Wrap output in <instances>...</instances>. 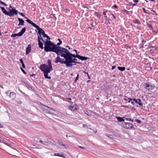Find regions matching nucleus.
<instances>
[{
	"label": "nucleus",
	"mask_w": 158,
	"mask_h": 158,
	"mask_svg": "<svg viewBox=\"0 0 158 158\" xmlns=\"http://www.w3.org/2000/svg\"><path fill=\"white\" fill-rule=\"evenodd\" d=\"M26 21L29 24H31L33 27H35L38 30V33L39 35H42L43 31H44L41 28L36 25L35 23H34L31 20L29 19H27Z\"/></svg>",
	"instance_id": "20e7f679"
},
{
	"label": "nucleus",
	"mask_w": 158,
	"mask_h": 158,
	"mask_svg": "<svg viewBox=\"0 0 158 158\" xmlns=\"http://www.w3.org/2000/svg\"><path fill=\"white\" fill-rule=\"evenodd\" d=\"M46 107H47L50 110H52L53 111H55L54 109L50 107H48V106H46Z\"/></svg>",
	"instance_id": "ea45409f"
},
{
	"label": "nucleus",
	"mask_w": 158,
	"mask_h": 158,
	"mask_svg": "<svg viewBox=\"0 0 158 158\" xmlns=\"http://www.w3.org/2000/svg\"><path fill=\"white\" fill-rule=\"evenodd\" d=\"M48 40H50V38L48 36H47V37H46Z\"/></svg>",
	"instance_id": "6e6d98bb"
},
{
	"label": "nucleus",
	"mask_w": 158,
	"mask_h": 158,
	"mask_svg": "<svg viewBox=\"0 0 158 158\" xmlns=\"http://www.w3.org/2000/svg\"><path fill=\"white\" fill-rule=\"evenodd\" d=\"M84 73L85 74H87V75H89L88 73V72H84Z\"/></svg>",
	"instance_id": "e2e57ef3"
},
{
	"label": "nucleus",
	"mask_w": 158,
	"mask_h": 158,
	"mask_svg": "<svg viewBox=\"0 0 158 158\" xmlns=\"http://www.w3.org/2000/svg\"><path fill=\"white\" fill-rule=\"evenodd\" d=\"M58 40L59 41V43H58L56 45L57 46H59L62 43V41L60 40L58 38Z\"/></svg>",
	"instance_id": "4be33fe9"
},
{
	"label": "nucleus",
	"mask_w": 158,
	"mask_h": 158,
	"mask_svg": "<svg viewBox=\"0 0 158 158\" xmlns=\"http://www.w3.org/2000/svg\"><path fill=\"white\" fill-rule=\"evenodd\" d=\"M116 118L120 122H124V120L121 117H117Z\"/></svg>",
	"instance_id": "aec40b11"
},
{
	"label": "nucleus",
	"mask_w": 158,
	"mask_h": 158,
	"mask_svg": "<svg viewBox=\"0 0 158 158\" xmlns=\"http://www.w3.org/2000/svg\"><path fill=\"white\" fill-rule=\"evenodd\" d=\"M117 68L119 70L121 71H124L125 69V68L124 67H120L119 66H118Z\"/></svg>",
	"instance_id": "412c9836"
},
{
	"label": "nucleus",
	"mask_w": 158,
	"mask_h": 158,
	"mask_svg": "<svg viewBox=\"0 0 158 158\" xmlns=\"http://www.w3.org/2000/svg\"><path fill=\"white\" fill-rule=\"evenodd\" d=\"M115 66H112V70H113L115 68Z\"/></svg>",
	"instance_id": "3c124183"
},
{
	"label": "nucleus",
	"mask_w": 158,
	"mask_h": 158,
	"mask_svg": "<svg viewBox=\"0 0 158 158\" xmlns=\"http://www.w3.org/2000/svg\"><path fill=\"white\" fill-rule=\"evenodd\" d=\"M26 30L25 27L23 28L21 30V32H19L17 34V36H21L23 35L24 33L25 32Z\"/></svg>",
	"instance_id": "9b49d317"
},
{
	"label": "nucleus",
	"mask_w": 158,
	"mask_h": 158,
	"mask_svg": "<svg viewBox=\"0 0 158 158\" xmlns=\"http://www.w3.org/2000/svg\"><path fill=\"white\" fill-rule=\"evenodd\" d=\"M59 144L61 146H63L65 148H66V147L65 145L63 144L62 143L60 142L59 143Z\"/></svg>",
	"instance_id": "2f4dec72"
},
{
	"label": "nucleus",
	"mask_w": 158,
	"mask_h": 158,
	"mask_svg": "<svg viewBox=\"0 0 158 158\" xmlns=\"http://www.w3.org/2000/svg\"><path fill=\"white\" fill-rule=\"evenodd\" d=\"M19 60H20V63H21V64H23V63L22 59H20Z\"/></svg>",
	"instance_id": "79ce46f5"
},
{
	"label": "nucleus",
	"mask_w": 158,
	"mask_h": 158,
	"mask_svg": "<svg viewBox=\"0 0 158 158\" xmlns=\"http://www.w3.org/2000/svg\"><path fill=\"white\" fill-rule=\"evenodd\" d=\"M66 99H68V100H72L71 98H66Z\"/></svg>",
	"instance_id": "4d7b16f0"
},
{
	"label": "nucleus",
	"mask_w": 158,
	"mask_h": 158,
	"mask_svg": "<svg viewBox=\"0 0 158 158\" xmlns=\"http://www.w3.org/2000/svg\"><path fill=\"white\" fill-rule=\"evenodd\" d=\"M54 155L55 156H59L62 157H65L63 156H62V154H60L59 153H55L54 154Z\"/></svg>",
	"instance_id": "5701e85b"
},
{
	"label": "nucleus",
	"mask_w": 158,
	"mask_h": 158,
	"mask_svg": "<svg viewBox=\"0 0 158 158\" xmlns=\"http://www.w3.org/2000/svg\"><path fill=\"white\" fill-rule=\"evenodd\" d=\"M134 23L135 24H140V23L139 21L138 20L136 19L134 21Z\"/></svg>",
	"instance_id": "393cba45"
},
{
	"label": "nucleus",
	"mask_w": 158,
	"mask_h": 158,
	"mask_svg": "<svg viewBox=\"0 0 158 158\" xmlns=\"http://www.w3.org/2000/svg\"><path fill=\"white\" fill-rule=\"evenodd\" d=\"M79 147L81 148H82V149H85V148L83 147H82V146H79Z\"/></svg>",
	"instance_id": "a18cd8bd"
},
{
	"label": "nucleus",
	"mask_w": 158,
	"mask_h": 158,
	"mask_svg": "<svg viewBox=\"0 0 158 158\" xmlns=\"http://www.w3.org/2000/svg\"><path fill=\"white\" fill-rule=\"evenodd\" d=\"M131 103L132 104L134 105L135 104V103L131 101Z\"/></svg>",
	"instance_id": "0e129e2a"
},
{
	"label": "nucleus",
	"mask_w": 158,
	"mask_h": 158,
	"mask_svg": "<svg viewBox=\"0 0 158 158\" xmlns=\"http://www.w3.org/2000/svg\"><path fill=\"white\" fill-rule=\"evenodd\" d=\"M46 112L47 113H50V111H48V110H47L46 111Z\"/></svg>",
	"instance_id": "bf43d9fd"
},
{
	"label": "nucleus",
	"mask_w": 158,
	"mask_h": 158,
	"mask_svg": "<svg viewBox=\"0 0 158 158\" xmlns=\"http://www.w3.org/2000/svg\"><path fill=\"white\" fill-rule=\"evenodd\" d=\"M16 36H17V34H12L11 35V36L12 37H15Z\"/></svg>",
	"instance_id": "e433bc0d"
},
{
	"label": "nucleus",
	"mask_w": 158,
	"mask_h": 158,
	"mask_svg": "<svg viewBox=\"0 0 158 158\" xmlns=\"http://www.w3.org/2000/svg\"><path fill=\"white\" fill-rule=\"evenodd\" d=\"M34 140L35 141L37 142H39L40 140V139L37 137H35L34 138Z\"/></svg>",
	"instance_id": "b1692460"
},
{
	"label": "nucleus",
	"mask_w": 158,
	"mask_h": 158,
	"mask_svg": "<svg viewBox=\"0 0 158 158\" xmlns=\"http://www.w3.org/2000/svg\"><path fill=\"white\" fill-rule=\"evenodd\" d=\"M35 74H31V75H30V76H31V77H33V76H35Z\"/></svg>",
	"instance_id": "13d9d810"
},
{
	"label": "nucleus",
	"mask_w": 158,
	"mask_h": 158,
	"mask_svg": "<svg viewBox=\"0 0 158 158\" xmlns=\"http://www.w3.org/2000/svg\"><path fill=\"white\" fill-rule=\"evenodd\" d=\"M133 100L137 104H138L140 106H142L143 104L142 103L141 100L140 99H136L134 98L133 99Z\"/></svg>",
	"instance_id": "9d476101"
},
{
	"label": "nucleus",
	"mask_w": 158,
	"mask_h": 158,
	"mask_svg": "<svg viewBox=\"0 0 158 158\" xmlns=\"http://www.w3.org/2000/svg\"><path fill=\"white\" fill-rule=\"evenodd\" d=\"M87 126V125L85 124H84L82 126L83 127H86Z\"/></svg>",
	"instance_id": "8fccbe9b"
},
{
	"label": "nucleus",
	"mask_w": 158,
	"mask_h": 158,
	"mask_svg": "<svg viewBox=\"0 0 158 158\" xmlns=\"http://www.w3.org/2000/svg\"><path fill=\"white\" fill-rule=\"evenodd\" d=\"M77 106V105L76 104H74L73 106H68L69 109L72 111H74L75 110H77V107H75L74 106Z\"/></svg>",
	"instance_id": "f8f14e48"
},
{
	"label": "nucleus",
	"mask_w": 158,
	"mask_h": 158,
	"mask_svg": "<svg viewBox=\"0 0 158 158\" xmlns=\"http://www.w3.org/2000/svg\"><path fill=\"white\" fill-rule=\"evenodd\" d=\"M148 70H151L152 69V68L150 67H148Z\"/></svg>",
	"instance_id": "052dcab7"
},
{
	"label": "nucleus",
	"mask_w": 158,
	"mask_h": 158,
	"mask_svg": "<svg viewBox=\"0 0 158 158\" xmlns=\"http://www.w3.org/2000/svg\"><path fill=\"white\" fill-rule=\"evenodd\" d=\"M143 87L145 89L148 90L149 92L154 89L155 86L151 84L149 82H147L143 85Z\"/></svg>",
	"instance_id": "39448f33"
},
{
	"label": "nucleus",
	"mask_w": 158,
	"mask_h": 158,
	"mask_svg": "<svg viewBox=\"0 0 158 158\" xmlns=\"http://www.w3.org/2000/svg\"><path fill=\"white\" fill-rule=\"evenodd\" d=\"M21 69L22 71V72L23 73H24V74H26V72L22 68H21Z\"/></svg>",
	"instance_id": "a19ab883"
},
{
	"label": "nucleus",
	"mask_w": 158,
	"mask_h": 158,
	"mask_svg": "<svg viewBox=\"0 0 158 158\" xmlns=\"http://www.w3.org/2000/svg\"><path fill=\"white\" fill-rule=\"evenodd\" d=\"M47 141H43L41 140H40L39 143H41L42 144L47 146L48 144H50L51 143H52V142H54V141L50 138L47 139Z\"/></svg>",
	"instance_id": "6e6552de"
},
{
	"label": "nucleus",
	"mask_w": 158,
	"mask_h": 158,
	"mask_svg": "<svg viewBox=\"0 0 158 158\" xmlns=\"http://www.w3.org/2000/svg\"><path fill=\"white\" fill-rule=\"evenodd\" d=\"M142 9L143 10V11L145 13L148 14H149V15L150 14V13H147V12H146V10H145V9L144 8H143Z\"/></svg>",
	"instance_id": "4c0bfd02"
},
{
	"label": "nucleus",
	"mask_w": 158,
	"mask_h": 158,
	"mask_svg": "<svg viewBox=\"0 0 158 158\" xmlns=\"http://www.w3.org/2000/svg\"><path fill=\"white\" fill-rule=\"evenodd\" d=\"M44 37H47V36H48L47 35H46L44 31H43V32L42 33V35Z\"/></svg>",
	"instance_id": "a878e982"
},
{
	"label": "nucleus",
	"mask_w": 158,
	"mask_h": 158,
	"mask_svg": "<svg viewBox=\"0 0 158 158\" xmlns=\"http://www.w3.org/2000/svg\"><path fill=\"white\" fill-rule=\"evenodd\" d=\"M31 147L33 148H37L36 147V145L34 144L31 145Z\"/></svg>",
	"instance_id": "c85d7f7f"
},
{
	"label": "nucleus",
	"mask_w": 158,
	"mask_h": 158,
	"mask_svg": "<svg viewBox=\"0 0 158 158\" xmlns=\"http://www.w3.org/2000/svg\"><path fill=\"white\" fill-rule=\"evenodd\" d=\"M107 12V11H106L103 12V14L105 15V16L104 17L105 18L107 17V16L106 15V13Z\"/></svg>",
	"instance_id": "58836bf2"
},
{
	"label": "nucleus",
	"mask_w": 158,
	"mask_h": 158,
	"mask_svg": "<svg viewBox=\"0 0 158 158\" xmlns=\"http://www.w3.org/2000/svg\"><path fill=\"white\" fill-rule=\"evenodd\" d=\"M10 97L12 99H14L16 97V95L13 92H11L9 94Z\"/></svg>",
	"instance_id": "dca6fc26"
},
{
	"label": "nucleus",
	"mask_w": 158,
	"mask_h": 158,
	"mask_svg": "<svg viewBox=\"0 0 158 158\" xmlns=\"http://www.w3.org/2000/svg\"><path fill=\"white\" fill-rule=\"evenodd\" d=\"M37 37H38V40H40V41L41 40L43 42H44V51H45V47L46 46H45V44H46V43L48 41H50V42H51L50 41H48V40H47L46 41H45V40H43V38L42 37L41 35H38Z\"/></svg>",
	"instance_id": "1a4fd4ad"
},
{
	"label": "nucleus",
	"mask_w": 158,
	"mask_h": 158,
	"mask_svg": "<svg viewBox=\"0 0 158 158\" xmlns=\"http://www.w3.org/2000/svg\"><path fill=\"white\" fill-rule=\"evenodd\" d=\"M128 98L129 100H130L131 101H132V100H133V99L131 98Z\"/></svg>",
	"instance_id": "680f3d73"
},
{
	"label": "nucleus",
	"mask_w": 158,
	"mask_h": 158,
	"mask_svg": "<svg viewBox=\"0 0 158 158\" xmlns=\"http://www.w3.org/2000/svg\"><path fill=\"white\" fill-rule=\"evenodd\" d=\"M153 32H154L155 34H157V32L155 31H153Z\"/></svg>",
	"instance_id": "5fc2aeb1"
},
{
	"label": "nucleus",
	"mask_w": 158,
	"mask_h": 158,
	"mask_svg": "<svg viewBox=\"0 0 158 158\" xmlns=\"http://www.w3.org/2000/svg\"><path fill=\"white\" fill-rule=\"evenodd\" d=\"M18 11L16 10L15 8H13L11 9H9V11H8V15L10 17H11L14 15H17L18 14Z\"/></svg>",
	"instance_id": "0eeeda50"
},
{
	"label": "nucleus",
	"mask_w": 158,
	"mask_h": 158,
	"mask_svg": "<svg viewBox=\"0 0 158 158\" xmlns=\"http://www.w3.org/2000/svg\"><path fill=\"white\" fill-rule=\"evenodd\" d=\"M78 59L80 60H86L88 59H89V58H88V57H86L81 56H80L79 55Z\"/></svg>",
	"instance_id": "2eb2a0df"
},
{
	"label": "nucleus",
	"mask_w": 158,
	"mask_h": 158,
	"mask_svg": "<svg viewBox=\"0 0 158 158\" xmlns=\"http://www.w3.org/2000/svg\"><path fill=\"white\" fill-rule=\"evenodd\" d=\"M18 19L19 21V24H18V25L22 26L23 25L24 23V20L20 18H18Z\"/></svg>",
	"instance_id": "4468645a"
},
{
	"label": "nucleus",
	"mask_w": 158,
	"mask_h": 158,
	"mask_svg": "<svg viewBox=\"0 0 158 158\" xmlns=\"http://www.w3.org/2000/svg\"><path fill=\"white\" fill-rule=\"evenodd\" d=\"M124 12H126L127 14H128V11L126 10H124Z\"/></svg>",
	"instance_id": "37998d69"
},
{
	"label": "nucleus",
	"mask_w": 158,
	"mask_h": 158,
	"mask_svg": "<svg viewBox=\"0 0 158 158\" xmlns=\"http://www.w3.org/2000/svg\"><path fill=\"white\" fill-rule=\"evenodd\" d=\"M135 121L138 123H141V121L138 119H135Z\"/></svg>",
	"instance_id": "473e14b6"
},
{
	"label": "nucleus",
	"mask_w": 158,
	"mask_h": 158,
	"mask_svg": "<svg viewBox=\"0 0 158 158\" xmlns=\"http://www.w3.org/2000/svg\"><path fill=\"white\" fill-rule=\"evenodd\" d=\"M125 119H126V120H127V121H131L132 122H133V120L131 119V118H125Z\"/></svg>",
	"instance_id": "bb28decb"
},
{
	"label": "nucleus",
	"mask_w": 158,
	"mask_h": 158,
	"mask_svg": "<svg viewBox=\"0 0 158 158\" xmlns=\"http://www.w3.org/2000/svg\"><path fill=\"white\" fill-rule=\"evenodd\" d=\"M94 15H95L98 18L100 19L101 17V14L99 12H95Z\"/></svg>",
	"instance_id": "6ab92c4d"
},
{
	"label": "nucleus",
	"mask_w": 158,
	"mask_h": 158,
	"mask_svg": "<svg viewBox=\"0 0 158 158\" xmlns=\"http://www.w3.org/2000/svg\"><path fill=\"white\" fill-rule=\"evenodd\" d=\"M25 83L26 84V86H27L29 87L30 85H29V84H27L26 82Z\"/></svg>",
	"instance_id": "603ef678"
},
{
	"label": "nucleus",
	"mask_w": 158,
	"mask_h": 158,
	"mask_svg": "<svg viewBox=\"0 0 158 158\" xmlns=\"http://www.w3.org/2000/svg\"><path fill=\"white\" fill-rule=\"evenodd\" d=\"M146 41H144L143 40H142V43L143 44V43H146Z\"/></svg>",
	"instance_id": "de8ad7c7"
},
{
	"label": "nucleus",
	"mask_w": 158,
	"mask_h": 158,
	"mask_svg": "<svg viewBox=\"0 0 158 158\" xmlns=\"http://www.w3.org/2000/svg\"><path fill=\"white\" fill-rule=\"evenodd\" d=\"M22 64V66L23 67V68H25V64H24V63Z\"/></svg>",
	"instance_id": "c03bdc74"
},
{
	"label": "nucleus",
	"mask_w": 158,
	"mask_h": 158,
	"mask_svg": "<svg viewBox=\"0 0 158 158\" xmlns=\"http://www.w3.org/2000/svg\"><path fill=\"white\" fill-rule=\"evenodd\" d=\"M46 44L45 49L46 52H54L57 56H60L61 57H64L65 60L70 58H78V55L72 54L67 49L60 46H57L52 42L48 41Z\"/></svg>",
	"instance_id": "f257e3e1"
},
{
	"label": "nucleus",
	"mask_w": 158,
	"mask_h": 158,
	"mask_svg": "<svg viewBox=\"0 0 158 158\" xmlns=\"http://www.w3.org/2000/svg\"><path fill=\"white\" fill-rule=\"evenodd\" d=\"M112 15L113 16V18L114 19H115V16L113 14H112Z\"/></svg>",
	"instance_id": "69168bd1"
},
{
	"label": "nucleus",
	"mask_w": 158,
	"mask_h": 158,
	"mask_svg": "<svg viewBox=\"0 0 158 158\" xmlns=\"http://www.w3.org/2000/svg\"><path fill=\"white\" fill-rule=\"evenodd\" d=\"M121 126L125 128L128 129H131L134 128L133 124L129 123H123L121 124Z\"/></svg>",
	"instance_id": "423d86ee"
},
{
	"label": "nucleus",
	"mask_w": 158,
	"mask_h": 158,
	"mask_svg": "<svg viewBox=\"0 0 158 158\" xmlns=\"http://www.w3.org/2000/svg\"><path fill=\"white\" fill-rule=\"evenodd\" d=\"M77 59L74 58L72 59V58H69V59H67L65 60H62L60 57L58 56H57V57L56 58L55 62L56 63H60L62 64H65L67 67H71L73 65H75V64H73V63H75L78 64H81V63L79 62H76Z\"/></svg>",
	"instance_id": "f03ea898"
},
{
	"label": "nucleus",
	"mask_w": 158,
	"mask_h": 158,
	"mask_svg": "<svg viewBox=\"0 0 158 158\" xmlns=\"http://www.w3.org/2000/svg\"><path fill=\"white\" fill-rule=\"evenodd\" d=\"M133 2L135 3H137L138 2V0H134Z\"/></svg>",
	"instance_id": "864d4df0"
},
{
	"label": "nucleus",
	"mask_w": 158,
	"mask_h": 158,
	"mask_svg": "<svg viewBox=\"0 0 158 158\" xmlns=\"http://www.w3.org/2000/svg\"><path fill=\"white\" fill-rule=\"evenodd\" d=\"M4 141L3 139L0 137V141Z\"/></svg>",
	"instance_id": "49530a36"
},
{
	"label": "nucleus",
	"mask_w": 158,
	"mask_h": 158,
	"mask_svg": "<svg viewBox=\"0 0 158 158\" xmlns=\"http://www.w3.org/2000/svg\"><path fill=\"white\" fill-rule=\"evenodd\" d=\"M18 13L20 15H21V16H22L23 17H25V18L26 19H27V17H25V15L23 14V13H20L18 12Z\"/></svg>",
	"instance_id": "cd10ccee"
},
{
	"label": "nucleus",
	"mask_w": 158,
	"mask_h": 158,
	"mask_svg": "<svg viewBox=\"0 0 158 158\" xmlns=\"http://www.w3.org/2000/svg\"><path fill=\"white\" fill-rule=\"evenodd\" d=\"M47 63L48 64V65L45 64H41L40 66V69L44 73V76L45 78L50 79L51 77L48 76V74L53 70L51 60H48Z\"/></svg>",
	"instance_id": "7ed1b4c3"
},
{
	"label": "nucleus",
	"mask_w": 158,
	"mask_h": 158,
	"mask_svg": "<svg viewBox=\"0 0 158 158\" xmlns=\"http://www.w3.org/2000/svg\"><path fill=\"white\" fill-rule=\"evenodd\" d=\"M0 3L2 4L5 6H6L7 5L1 1H0Z\"/></svg>",
	"instance_id": "f704fd0d"
},
{
	"label": "nucleus",
	"mask_w": 158,
	"mask_h": 158,
	"mask_svg": "<svg viewBox=\"0 0 158 158\" xmlns=\"http://www.w3.org/2000/svg\"><path fill=\"white\" fill-rule=\"evenodd\" d=\"M113 7H115V8H116V9H117L118 8V7L116 5H114L113 6Z\"/></svg>",
	"instance_id": "09e8293b"
},
{
	"label": "nucleus",
	"mask_w": 158,
	"mask_h": 158,
	"mask_svg": "<svg viewBox=\"0 0 158 158\" xmlns=\"http://www.w3.org/2000/svg\"><path fill=\"white\" fill-rule=\"evenodd\" d=\"M74 51L77 54V51L75 50H74Z\"/></svg>",
	"instance_id": "338daca9"
},
{
	"label": "nucleus",
	"mask_w": 158,
	"mask_h": 158,
	"mask_svg": "<svg viewBox=\"0 0 158 158\" xmlns=\"http://www.w3.org/2000/svg\"><path fill=\"white\" fill-rule=\"evenodd\" d=\"M147 25L148 26V27H149L150 28H152H152L153 27H152V25L151 24L148 23V24H147Z\"/></svg>",
	"instance_id": "c9c22d12"
},
{
	"label": "nucleus",
	"mask_w": 158,
	"mask_h": 158,
	"mask_svg": "<svg viewBox=\"0 0 158 158\" xmlns=\"http://www.w3.org/2000/svg\"><path fill=\"white\" fill-rule=\"evenodd\" d=\"M79 74H77V77H76V78L75 79V80L74 81L75 82H76V81H77V80L79 78Z\"/></svg>",
	"instance_id": "72a5a7b5"
},
{
	"label": "nucleus",
	"mask_w": 158,
	"mask_h": 158,
	"mask_svg": "<svg viewBox=\"0 0 158 158\" xmlns=\"http://www.w3.org/2000/svg\"><path fill=\"white\" fill-rule=\"evenodd\" d=\"M31 51V45L29 44L26 49V54H29Z\"/></svg>",
	"instance_id": "ddd939ff"
},
{
	"label": "nucleus",
	"mask_w": 158,
	"mask_h": 158,
	"mask_svg": "<svg viewBox=\"0 0 158 158\" xmlns=\"http://www.w3.org/2000/svg\"><path fill=\"white\" fill-rule=\"evenodd\" d=\"M66 47H67V48H69V49H71V48H70V47H69L68 46H66Z\"/></svg>",
	"instance_id": "774afa93"
},
{
	"label": "nucleus",
	"mask_w": 158,
	"mask_h": 158,
	"mask_svg": "<svg viewBox=\"0 0 158 158\" xmlns=\"http://www.w3.org/2000/svg\"><path fill=\"white\" fill-rule=\"evenodd\" d=\"M0 8L2 10L4 14L5 15H8V11H7L5 9V8L4 7H1Z\"/></svg>",
	"instance_id": "f3484780"
},
{
	"label": "nucleus",
	"mask_w": 158,
	"mask_h": 158,
	"mask_svg": "<svg viewBox=\"0 0 158 158\" xmlns=\"http://www.w3.org/2000/svg\"><path fill=\"white\" fill-rule=\"evenodd\" d=\"M38 45L39 47L41 49L43 48V44L40 40H38Z\"/></svg>",
	"instance_id": "a211bd4d"
},
{
	"label": "nucleus",
	"mask_w": 158,
	"mask_h": 158,
	"mask_svg": "<svg viewBox=\"0 0 158 158\" xmlns=\"http://www.w3.org/2000/svg\"><path fill=\"white\" fill-rule=\"evenodd\" d=\"M151 11H152L153 12V13H151V14H152V15H154V14L156 15H157V14L156 12L154 10H151Z\"/></svg>",
	"instance_id": "c756f323"
},
{
	"label": "nucleus",
	"mask_w": 158,
	"mask_h": 158,
	"mask_svg": "<svg viewBox=\"0 0 158 158\" xmlns=\"http://www.w3.org/2000/svg\"><path fill=\"white\" fill-rule=\"evenodd\" d=\"M106 135L110 139H111L112 138V135H110V134H106Z\"/></svg>",
	"instance_id": "7c9ffc66"
}]
</instances>
